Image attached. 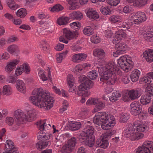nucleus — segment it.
Listing matches in <instances>:
<instances>
[{"label":"nucleus","mask_w":153,"mask_h":153,"mask_svg":"<svg viewBox=\"0 0 153 153\" xmlns=\"http://www.w3.org/2000/svg\"><path fill=\"white\" fill-rule=\"evenodd\" d=\"M95 108L93 109V112L95 113L104 108L105 104L100 99H98Z\"/></svg>","instance_id":"nucleus-33"},{"label":"nucleus","mask_w":153,"mask_h":153,"mask_svg":"<svg viewBox=\"0 0 153 153\" xmlns=\"http://www.w3.org/2000/svg\"><path fill=\"white\" fill-rule=\"evenodd\" d=\"M134 131L135 130L134 127L132 125H131L128 126V128L124 131V135L127 138L130 137L132 140V137L133 136Z\"/></svg>","instance_id":"nucleus-22"},{"label":"nucleus","mask_w":153,"mask_h":153,"mask_svg":"<svg viewBox=\"0 0 153 153\" xmlns=\"http://www.w3.org/2000/svg\"><path fill=\"white\" fill-rule=\"evenodd\" d=\"M100 10L102 14L105 15L109 14L111 12V10L107 7L102 6Z\"/></svg>","instance_id":"nucleus-51"},{"label":"nucleus","mask_w":153,"mask_h":153,"mask_svg":"<svg viewBox=\"0 0 153 153\" xmlns=\"http://www.w3.org/2000/svg\"><path fill=\"white\" fill-rule=\"evenodd\" d=\"M128 98L134 100L138 98L140 96L141 93L139 89H133L128 91Z\"/></svg>","instance_id":"nucleus-16"},{"label":"nucleus","mask_w":153,"mask_h":153,"mask_svg":"<svg viewBox=\"0 0 153 153\" xmlns=\"http://www.w3.org/2000/svg\"><path fill=\"white\" fill-rule=\"evenodd\" d=\"M6 122L9 126L12 125L14 122L13 118L12 117H7L6 118Z\"/></svg>","instance_id":"nucleus-64"},{"label":"nucleus","mask_w":153,"mask_h":153,"mask_svg":"<svg viewBox=\"0 0 153 153\" xmlns=\"http://www.w3.org/2000/svg\"><path fill=\"white\" fill-rule=\"evenodd\" d=\"M93 86V82L88 79L84 83L81 84L78 86V90L79 91H84L85 90H89L92 88Z\"/></svg>","instance_id":"nucleus-12"},{"label":"nucleus","mask_w":153,"mask_h":153,"mask_svg":"<svg viewBox=\"0 0 153 153\" xmlns=\"http://www.w3.org/2000/svg\"><path fill=\"white\" fill-rule=\"evenodd\" d=\"M83 17L82 13L79 11H74L69 15V17L72 19L81 20Z\"/></svg>","instance_id":"nucleus-31"},{"label":"nucleus","mask_w":153,"mask_h":153,"mask_svg":"<svg viewBox=\"0 0 153 153\" xmlns=\"http://www.w3.org/2000/svg\"><path fill=\"white\" fill-rule=\"evenodd\" d=\"M22 65L23 67V68L24 69V71L25 73L28 74L30 71V68L28 64L25 63H24Z\"/></svg>","instance_id":"nucleus-63"},{"label":"nucleus","mask_w":153,"mask_h":153,"mask_svg":"<svg viewBox=\"0 0 153 153\" xmlns=\"http://www.w3.org/2000/svg\"><path fill=\"white\" fill-rule=\"evenodd\" d=\"M5 146L6 149L7 151L10 150L14 152H18V148L14 145L13 143L11 140H7L6 142Z\"/></svg>","instance_id":"nucleus-24"},{"label":"nucleus","mask_w":153,"mask_h":153,"mask_svg":"<svg viewBox=\"0 0 153 153\" xmlns=\"http://www.w3.org/2000/svg\"><path fill=\"white\" fill-rule=\"evenodd\" d=\"M87 16L91 19H98L99 16L98 13L92 8H89L86 10Z\"/></svg>","instance_id":"nucleus-17"},{"label":"nucleus","mask_w":153,"mask_h":153,"mask_svg":"<svg viewBox=\"0 0 153 153\" xmlns=\"http://www.w3.org/2000/svg\"><path fill=\"white\" fill-rule=\"evenodd\" d=\"M76 143V139L74 137H72L68 140V144L74 149Z\"/></svg>","instance_id":"nucleus-60"},{"label":"nucleus","mask_w":153,"mask_h":153,"mask_svg":"<svg viewBox=\"0 0 153 153\" xmlns=\"http://www.w3.org/2000/svg\"><path fill=\"white\" fill-rule=\"evenodd\" d=\"M136 153H151L149 150L146 148L142 146L138 147Z\"/></svg>","instance_id":"nucleus-50"},{"label":"nucleus","mask_w":153,"mask_h":153,"mask_svg":"<svg viewBox=\"0 0 153 153\" xmlns=\"http://www.w3.org/2000/svg\"><path fill=\"white\" fill-rule=\"evenodd\" d=\"M133 22L135 24H139L144 22L146 19L145 13L142 12H138L133 13L131 16Z\"/></svg>","instance_id":"nucleus-7"},{"label":"nucleus","mask_w":153,"mask_h":153,"mask_svg":"<svg viewBox=\"0 0 153 153\" xmlns=\"http://www.w3.org/2000/svg\"><path fill=\"white\" fill-rule=\"evenodd\" d=\"M97 69L100 76V80L109 85L115 83L117 78L116 74L123 75L122 72L113 62L106 63L104 67H97Z\"/></svg>","instance_id":"nucleus-1"},{"label":"nucleus","mask_w":153,"mask_h":153,"mask_svg":"<svg viewBox=\"0 0 153 153\" xmlns=\"http://www.w3.org/2000/svg\"><path fill=\"white\" fill-rule=\"evenodd\" d=\"M23 67L21 65L17 67L15 71V74L16 76H19L24 71Z\"/></svg>","instance_id":"nucleus-56"},{"label":"nucleus","mask_w":153,"mask_h":153,"mask_svg":"<svg viewBox=\"0 0 153 153\" xmlns=\"http://www.w3.org/2000/svg\"><path fill=\"white\" fill-rule=\"evenodd\" d=\"M68 51H66L62 53H61L56 56V59L57 62L58 63L62 62L63 59L65 57V56L68 53Z\"/></svg>","instance_id":"nucleus-44"},{"label":"nucleus","mask_w":153,"mask_h":153,"mask_svg":"<svg viewBox=\"0 0 153 153\" xmlns=\"http://www.w3.org/2000/svg\"><path fill=\"white\" fill-rule=\"evenodd\" d=\"M148 0H136L133 4L134 6L141 7L145 5Z\"/></svg>","instance_id":"nucleus-43"},{"label":"nucleus","mask_w":153,"mask_h":153,"mask_svg":"<svg viewBox=\"0 0 153 153\" xmlns=\"http://www.w3.org/2000/svg\"><path fill=\"white\" fill-rule=\"evenodd\" d=\"M114 119V116L112 115H108L105 112H100L97 113L93 118V121L95 124L99 126L102 123H106L108 120ZM111 122V121H109Z\"/></svg>","instance_id":"nucleus-4"},{"label":"nucleus","mask_w":153,"mask_h":153,"mask_svg":"<svg viewBox=\"0 0 153 153\" xmlns=\"http://www.w3.org/2000/svg\"><path fill=\"white\" fill-rule=\"evenodd\" d=\"M144 39L149 42H153V29L151 28L143 34Z\"/></svg>","instance_id":"nucleus-27"},{"label":"nucleus","mask_w":153,"mask_h":153,"mask_svg":"<svg viewBox=\"0 0 153 153\" xmlns=\"http://www.w3.org/2000/svg\"><path fill=\"white\" fill-rule=\"evenodd\" d=\"M141 105L138 101H134L130 105V111L134 115L139 114L141 112Z\"/></svg>","instance_id":"nucleus-9"},{"label":"nucleus","mask_w":153,"mask_h":153,"mask_svg":"<svg viewBox=\"0 0 153 153\" xmlns=\"http://www.w3.org/2000/svg\"><path fill=\"white\" fill-rule=\"evenodd\" d=\"M117 31L113 40V42L116 45L120 43L123 37L126 36V34L124 31L129 29L130 27L128 23H124L122 25L117 26Z\"/></svg>","instance_id":"nucleus-3"},{"label":"nucleus","mask_w":153,"mask_h":153,"mask_svg":"<svg viewBox=\"0 0 153 153\" xmlns=\"http://www.w3.org/2000/svg\"><path fill=\"white\" fill-rule=\"evenodd\" d=\"M129 118V115L126 113H121L120 115L119 121L121 123H125L127 121Z\"/></svg>","instance_id":"nucleus-48"},{"label":"nucleus","mask_w":153,"mask_h":153,"mask_svg":"<svg viewBox=\"0 0 153 153\" xmlns=\"http://www.w3.org/2000/svg\"><path fill=\"white\" fill-rule=\"evenodd\" d=\"M143 57L149 62H153V50L149 49L145 51L143 53Z\"/></svg>","instance_id":"nucleus-23"},{"label":"nucleus","mask_w":153,"mask_h":153,"mask_svg":"<svg viewBox=\"0 0 153 153\" xmlns=\"http://www.w3.org/2000/svg\"><path fill=\"white\" fill-rule=\"evenodd\" d=\"M146 148L149 150L151 153H153V142L149 141L144 142L142 145Z\"/></svg>","instance_id":"nucleus-38"},{"label":"nucleus","mask_w":153,"mask_h":153,"mask_svg":"<svg viewBox=\"0 0 153 153\" xmlns=\"http://www.w3.org/2000/svg\"><path fill=\"white\" fill-rule=\"evenodd\" d=\"M71 27L73 29L77 30L80 27L81 25L78 22H74L70 24Z\"/></svg>","instance_id":"nucleus-57"},{"label":"nucleus","mask_w":153,"mask_h":153,"mask_svg":"<svg viewBox=\"0 0 153 153\" xmlns=\"http://www.w3.org/2000/svg\"><path fill=\"white\" fill-rule=\"evenodd\" d=\"M12 92V89L9 85H5L3 86L2 91L3 95H10Z\"/></svg>","instance_id":"nucleus-42"},{"label":"nucleus","mask_w":153,"mask_h":153,"mask_svg":"<svg viewBox=\"0 0 153 153\" xmlns=\"http://www.w3.org/2000/svg\"><path fill=\"white\" fill-rule=\"evenodd\" d=\"M82 126L81 123L80 122H71L69 124V127L70 129L73 131L77 130L79 129Z\"/></svg>","instance_id":"nucleus-32"},{"label":"nucleus","mask_w":153,"mask_h":153,"mask_svg":"<svg viewBox=\"0 0 153 153\" xmlns=\"http://www.w3.org/2000/svg\"><path fill=\"white\" fill-rule=\"evenodd\" d=\"M151 99V96L147 95H143L140 98V102L143 105L149 103Z\"/></svg>","instance_id":"nucleus-37"},{"label":"nucleus","mask_w":153,"mask_h":153,"mask_svg":"<svg viewBox=\"0 0 153 153\" xmlns=\"http://www.w3.org/2000/svg\"><path fill=\"white\" fill-rule=\"evenodd\" d=\"M27 15V12L26 9L21 8L19 9L16 12V15L18 16L20 18L24 17Z\"/></svg>","instance_id":"nucleus-46"},{"label":"nucleus","mask_w":153,"mask_h":153,"mask_svg":"<svg viewBox=\"0 0 153 153\" xmlns=\"http://www.w3.org/2000/svg\"><path fill=\"white\" fill-rule=\"evenodd\" d=\"M45 72L43 70H40L39 72V75L40 78L43 81H45L48 79V78L45 74Z\"/></svg>","instance_id":"nucleus-58"},{"label":"nucleus","mask_w":153,"mask_h":153,"mask_svg":"<svg viewBox=\"0 0 153 153\" xmlns=\"http://www.w3.org/2000/svg\"><path fill=\"white\" fill-rule=\"evenodd\" d=\"M38 128L39 129L43 131H47L51 128V126L49 123H47L45 120H41L36 123Z\"/></svg>","instance_id":"nucleus-20"},{"label":"nucleus","mask_w":153,"mask_h":153,"mask_svg":"<svg viewBox=\"0 0 153 153\" xmlns=\"http://www.w3.org/2000/svg\"><path fill=\"white\" fill-rule=\"evenodd\" d=\"M120 1V0H107V3L111 6H115L118 4Z\"/></svg>","instance_id":"nucleus-62"},{"label":"nucleus","mask_w":153,"mask_h":153,"mask_svg":"<svg viewBox=\"0 0 153 153\" xmlns=\"http://www.w3.org/2000/svg\"><path fill=\"white\" fill-rule=\"evenodd\" d=\"M140 72L137 69L134 70L131 73L130 77L131 81L133 82L137 81L139 79Z\"/></svg>","instance_id":"nucleus-30"},{"label":"nucleus","mask_w":153,"mask_h":153,"mask_svg":"<svg viewBox=\"0 0 153 153\" xmlns=\"http://www.w3.org/2000/svg\"><path fill=\"white\" fill-rule=\"evenodd\" d=\"M91 42L94 43H98L100 41V39L99 36L95 35H93L91 38Z\"/></svg>","instance_id":"nucleus-61"},{"label":"nucleus","mask_w":153,"mask_h":153,"mask_svg":"<svg viewBox=\"0 0 153 153\" xmlns=\"http://www.w3.org/2000/svg\"><path fill=\"white\" fill-rule=\"evenodd\" d=\"M98 99L97 98H90L86 102V104L87 105H95L98 102Z\"/></svg>","instance_id":"nucleus-55"},{"label":"nucleus","mask_w":153,"mask_h":153,"mask_svg":"<svg viewBox=\"0 0 153 153\" xmlns=\"http://www.w3.org/2000/svg\"><path fill=\"white\" fill-rule=\"evenodd\" d=\"M37 114L38 112L35 109H32L28 111L27 112V115H26L27 121L31 122L36 120L37 118Z\"/></svg>","instance_id":"nucleus-19"},{"label":"nucleus","mask_w":153,"mask_h":153,"mask_svg":"<svg viewBox=\"0 0 153 153\" xmlns=\"http://www.w3.org/2000/svg\"><path fill=\"white\" fill-rule=\"evenodd\" d=\"M94 55L97 57L101 60L104 59L105 56V53L102 49H95L93 52Z\"/></svg>","instance_id":"nucleus-25"},{"label":"nucleus","mask_w":153,"mask_h":153,"mask_svg":"<svg viewBox=\"0 0 153 153\" xmlns=\"http://www.w3.org/2000/svg\"><path fill=\"white\" fill-rule=\"evenodd\" d=\"M94 132V129L93 126L89 125L86 126L80 133L79 138L86 139V137L93 136L92 135Z\"/></svg>","instance_id":"nucleus-8"},{"label":"nucleus","mask_w":153,"mask_h":153,"mask_svg":"<svg viewBox=\"0 0 153 153\" xmlns=\"http://www.w3.org/2000/svg\"><path fill=\"white\" fill-rule=\"evenodd\" d=\"M69 18L66 16L60 17L57 21V23L60 25H65L69 22Z\"/></svg>","instance_id":"nucleus-36"},{"label":"nucleus","mask_w":153,"mask_h":153,"mask_svg":"<svg viewBox=\"0 0 153 153\" xmlns=\"http://www.w3.org/2000/svg\"><path fill=\"white\" fill-rule=\"evenodd\" d=\"M32 95L29 98V100L36 106L48 110L53 106L54 101L53 98L50 96L49 93L44 91L42 88H35Z\"/></svg>","instance_id":"nucleus-2"},{"label":"nucleus","mask_w":153,"mask_h":153,"mask_svg":"<svg viewBox=\"0 0 153 153\" xmlns=\"http://www.w3.org/2000/svg\"><path fill=\"white\" fill-rule=\"evenodd\" d=\"M67 81L68 85H74V79L73 76L71 74H69L67 76Z\"/></svg>","instance_id":"nucleus-52"},{"label":"nucleus","mask_w":153,"mask_h":153,"mask_svg":"<svg viewBox=\"0 0 153 153\" xmlns=\"http://www.w3.org/2000/svg\"><path fill=\"white\" fill-rule=\"evenodd\" d=\"M86 139H82L79 138L80 141L81 143L84 142L86 145L90 147H92L94 143V137L93 136L87 137Z\"/></svg>","instance_id":"nucleus-26"},{"label":"nucleus","mask_w":153,"mask_h":153,"mask_svg":"<svg viewBox=\"0 0 153 153\" xmlns=\"http://www.w3.org/2000/svg\"><path fill=\"white\" fill-rule=\"evenodd\" d=\"M134 127H136V130L138 132H143L148 129V127L145 123L141 122H135L133 123Z\"/></svg>","instance_id":"nucleus-14"},{"label":"nucleus","mask_w":153,"mask_h":153,"mask_svg":"<svg viewBox=\"0 0 153 153\" xmlns=\"http://www.w3.org/2000/svg\"><path fill=\"white\" fill-rule=\"evenodd\" d=\"M83 33L85 35L90 36L94 33L93 28L89 26H87L84 29Z\"/></svg>","instance_id":"nucleus-40"},{"label":"nucleus","mask_w":153,"mask_h":153,"mask_svg":"<svg viewBox=\"0 0 153 153\" xmlns=\"http://www.w3.org/2000/svg\"><path fill=\"white\" fill-rule=\"evenodd\" d=\"M87 55L86 54L80 53L75 54L71 57V60L75 63H79L86 59Z\"/></svg>","instance_id":"nucleus-13"},{"label":"nucleus","mask_w":153,"mask_h":153,"mask_svg":"<svg viewBox=\"0 0 153 153\" xmlns=\"http://www.w3.org/2000/svg\"><path fill=\"white\" fill-rule=\"evenodd\" d=\"M118 63L120 66L123 71L128 72L133 68V62L124 56H122L119 59Z\"/></svg>","instance_id":"nucleus-5"},{"label":"nucleus","mask_w":153,"mask_h":153,"mask_svg":"<svg viewBox=\"0 0 153 153\" xmlns=\"http://www.w3.org/2000/svg\"><path fill=\"white\" fill-rule=\"evenodd\" d=\"M146 95L150 96H153V87L150 86L148 85L146 88Z\"/></svg>","instance_id":"nucleus-59"},{"label":"nucleus","mask_w":153,"mask_h":153,"mask_svg":"<svg viewBox=\"0 0 153 153\" xmlns=\"http://www.w3.org/2000/svg\"><path fill=\"white\" fill-rule=\"evenodd\" d=\"M64 35L69 40L76 39L78 35L77 31H71L66 29L63 30Z\"/></svg>","instance_id":"nucleus-15"},{"label":"nucleus","mask_w":153,"mask_h":153,"mask_svg":"<svg viewBox=\"0 0 153 153\" xmlns=\"http://www.w3.org/2000/svg\"><path fill=\"white\" fill-rule=\"evenodd\" d=\"M7 50L10 54H12L18 53L20 52L19 46L15 44H13L8 46Z\"/></svg>","instance_id":"nucleus-21"},{"label":"nucleus","mask_w":153,"mask_h":153,"mask_svg":"<svg viewBox=\"0 0 153 153\" xmlns=\"http://www.w3.org/2000/svg\"><path fill=\"white\" fill-rule=\"evenodd\" d=\"M144 135L142 133L134 132L133 137H132V140H137L143 137Z\"/></svg>","instance_id":"nucleus-54"},{"label":"nucleus","mask_w":153,"mask_h":153,"mask_svg":"<svg viewBox=\"0 0 153 153\" xmlns=\"http://www.w3.org/2000/svg\"><path fill=\"white\" fill-rule=\"evenodd\" d=\"M7 3L8 7L12 10H15L19 7V5L13 0H7Z\"/></svg>","instance_id":"nucleus-39"},{"label":"nucleus","mask_w":153,"mask_h":153,"mask_svg":"<svg viewBox=\"0 0 153 153\" xmlns=\"http://www.w3.org/2000/svg\"><path fill=\"white\" fill-rule=\"evenodd\" d=\"M111 122L109 121H107L106 123H102L101 125H100L101 126L102 128L104 130H107L109 128L111 127H113L116 123V121L114 117V119L112 120H110Z\"/></svg>","instance_id":"nucleus-29"},{"label":"nucleus","mask_w":153,"mask_h":153,"mask_svg":"<svg viewBox=\"0 0 153 153\" xmlns=\"http://www.w3.org/2000/svg\"><path fill=\"white\" fill-rule=\"evenodd\" d=\"M115 48L116 51L114 53L113 55L115 57H117V55L122 54L127 49V46L124 43L121 42L116 45Z\"/></svg>","instance_id":"nucleus-10"},{"label":"nucleus","mask_w":153,"mask_h":153,"mask_svg":"<svg viewBox=\"0 0 153 153\" xmlns=\"http://www.w3.org/2000/svg\"><path fill=\"white\" fill-rule=\"evenodd\" d=\"M109 20L112 23L121 22L122 19L121 16L119 15H113L109 18Z\"/></svg>","instance_id":"nucleus-41"},{"label":"nucleus","mask_w":153,"mask_h":153,"mask_svg":"<svg viewBox=\"0 0 153 153\" xmlns=\"http://www.w3.org/2000/svg\"><path fill=\"white\" fill-rule=\"evenodd\" d=\"M97 146L100 147L101 148H106L108 146V143L107 140H104L100 138L96 142Z\"/></svg>","instance_id":"nucleus-28"},{"label":"nucleus","mask_w":153,"mask_h":153,"mask_svg":"<svg viewBox=\"0 0 153 153\" xmlns=\"http://www.w3.org/2000/svg\"><path fill=\"white\" fill-rule=\"evenodd\" d=\"M16 87L17 90L24 94L26 92L25 84L24 82L20 79H18L16 82Z\"/></svg>","instance_id":"nucleus-18"},{"label":"nucleus","mask_w":153,"mask_h":153,"mask_svg":"<svg viewBox=\"0 0 153 153\" xmlns=\"http://www.w3.org/2000/svg\"><path fill=\"white\" fill-rule=\"evenodd\" d=\"M74 149L68 144L63 146L61 151L63 153H70Z\"/></svg>","instance_id":"nucleus-45"},{"label":"nucleus","mask_w":153,"mask_h":153,"mask_svg":"<svg viewBox=\"0 0 153 153\" xmlns=\"http://www.w3.org/2000/svg\"><path fill=\"white\" fill-rule=\"evenodd\" d=\"M14 117L17 125H19L27 121L26 114L21 110L15 111L14 112Z\"/></svg>","instance_id":"nucleus-6"},{"label":"nucleus","mask_w":153,"mask_h":153,"mask_svg":"<svg viewBox=\"0 0 153 153\" xmlns=\"http://www.w3.org/2000/svg\"><path fill=\"white\" fill-rule=\"evenodd\" d=\"M88 76L90 79L94 80L98 76L97 72L95 70H92L88 73Z\"/></svg>","instance_id":"nucleus-47"},{"label":"nucleus","mask_w":153,"mask_h":153,"mask_svg":"<svg viewBox=\"0 0 153 153\" xmlns=\"http://www.w3.org/2000/svg\"><path fill=\"white\" fill-rule=\"evenodd\" d=\"M63 7L59 4H57L53 6L51 9L50 11L52 12H57L62 10Z\"/></svg>","instance_id":"nucleus-49"},{"label":"nucleus","mask_w":153,"mask_h":153,"mask_svg":"<svg viewBox=\"0 0 153 153\" xmlns=\"http://www.w3.org/2000/svg\"><path fill=\"white\" fill-rule=\"evenodd\" d=\"M142 83L149 84L151 82L150 78L148 76V74L146 76H144L140 79V81Z\"/></svg>","instance_id":"nucleus-53"},{"label":"nucleus","mask_w":153,"mask_h":153,"mask_svg":"<svg viewBox=\"0 0 153 153\" xmlns=\"http://www.w3.org/2000/svg\"><path fill=\"white\" fill-rule=\"evenodd\" d=\"M50 144V142L49 141L39 142L36 144V147L37 149L41 150L46 147L48 145Z\"/></svg>","instance_id":"nucleus-34"},{"label":"nucleus","mask_w":153,"mask_h":153,"mask_svg":"<svg viewBox=\"0 0 153 153\" xmlns=\"http://www.w3.org/2000/svg\"><path fill=\"white\" fill-rule=\"evenodd\" d=\"M121 95V94L119 91L115 90L112 93V94L109 100L111 102H114L118 100Z\"/></svg>","instance_id":"nucleus-35"},{"label":"nucleus","mask_w":153,"mask_h":153,"mask_svg":"<svg viewBox=\"0 0 153 153\" xmlns=\"http://www.w3.org/2000/svg\"><path fill=\"white\" fill-rule=\"evenodd\" d=\"M20 61L15 59L8 62L5 68V70L7 73H10L14 69L16 65L19 64Z\"/></svg>","instance_id":"nucleus-11"}]
</instances>
